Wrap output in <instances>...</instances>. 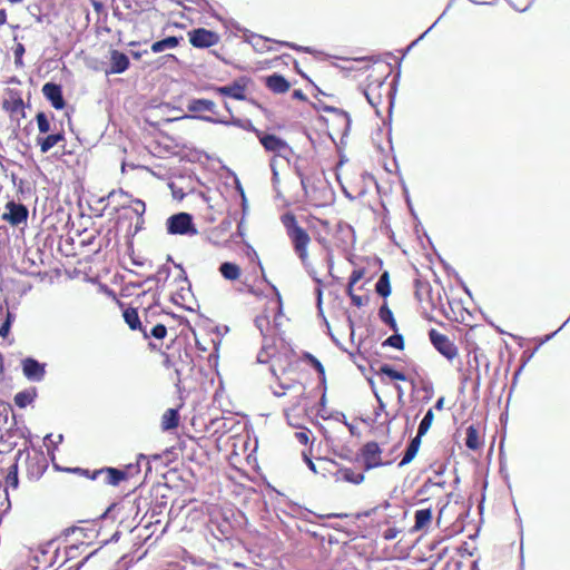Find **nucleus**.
Masks as SVG:
<instances>
[{
	"label": "nucleus",
	"instance_id": "1",
	"mask_svg": "<svg viewBox=\"0 0 570 570\" xmlns=\"http://www.w3.org/2000/svg\"><path fill=\"white\" fill-rule=\"evenodd\" d=\"M281 223L285 228L293 252L304 266H309L308 248L312 245V237L304 228L293 212H286L281 216Z\"/></svg>",
	"mask_w": 570,
	"mask_h": 570
},
{
	"label": "nucleus",
	"instance_id": "2",
	"mask_svg": "<svg viewBox=\"0 0 570 570\" xmlns=\"http://www.w3.org/2000/svg\"><path fill=\"white\" fill-rule=\"evenodd\" d=\"M252 308L258 313L255 316V325L265 335L271 328V318H276L281 313L282 303L276 295H263L252 292Z\"/></svg>",
	"mask_w": 570,
	"mask_h": 570
},
{
	"label": "nucleus",
	"instance_id": "3",
	"mask_svg": "<svg viewBox=\"0 0 570 570\" xmlns=\"http://www.w3.org/2000/svg\"><path fill=\"white\" fill-rule=\"evenodd\" d=\"M186 107L193 115H186L185 118H197L213 124H227V120L214 117L218 112L216 104L210 99L193 98L187 101Z\"/></svg>",
	"mask_w": 570,
	"mask_h": 570
},
{
	"label": "nucleus",
	"instance_id": "4",
	"mask_svg": "<svg viewBox=\"0 0 570 570\" xmlns=\"http://www.w3.org/2000/svg\"><path fill=\"white\" fill-rule=\"evenodd\" d=\"M166 229L170 235L195 236L198 234L193 216L184 212L169 216L166 220Z\"/></svg>",
	"mask_w": 570,
	"mask_h": 570
},
{
	"label": "nucleus",
	"instance_id": "5",
	"mask_svg": "<svg viewBox=\"0 0 570 570\" xmlns=\"http://www.w3.org/2000/svg\"><path fill=\"white\" fill-rule=\"evenodd\" d=\"M354 269L350 275L347 285L355 286L360 281L364 279L365 284L370 283L376 273V269L381 267L382 261L374 258H365L360 263H354Z\"/></svg>",
	"mask_w": 570,
	"mask_h": 570
},
{
	"label": "nucleus",
	"instance_id": "6",
	"mask_svg": "<svg viewBox=\"0 0 570 570\" xmlns=\"http://www.w3.org/2000/svg\"><path fill=\"white\" fill-rule=\"evenodd\" d=\"M429 338L434 348L449 361L454 360L459 352L454 342L435 328L429 331Z\"/></svg>",
	"mask_w": 570,
	"mask_h": 570
},
{
	"label": "nucleus",
	"instance_id": "7",
	"mask_svg": "<svg viewBox=\"0 0 570 570\" xmlns=\"http://www.w3.org/2000/svg\"><path fill=\"white\" fill-rule=\"evenodd\" d=\"M46 363L33 357H26L21 361V370L24 377L30 382H41L46 376Z\"/></svg>",
	"mask_w": 570,
	"mask_h": 570
},
{
	"label": "nucleus",
	"instance_id": "8",
	"mask_svg": "<svg viewBox=\"0 0 570 570\" xmlns=\"http://www.w3.org/2000/svg\"><path fill=\"white\" fill-rule=\"evenodd\" d=\"M189 41L195 48H209L215 46L219 41V37L216 32L205 29L197 28L189 32Z\"/></svg>",
	"mask_w": 570,
	"mask_h": 570
},
{
	"label": "nucleus",
	"instance_id": "9",
	"mask_svg": "<svg viewBox=\"0 0 570 570\" xmlns=\"http://www.w3.org/2000/svg\"><path fill=\"white\" fill-rule=\"evenodd\" d=\"M362 458L364 462L365 470H371L383 464L382 462V450L377 442L371 441L363 445Z\"/></svg>",
	"mask_w": 570,
	"mask_h": 570
},
{
	"label": "nucleus",
	"instance_id": "10",
	"mask_svg": "<svg viewBox=\"0 0 570 570\" xmlns=\"http://www.w3.org/2000/svg\"><path fill=\"white\" fill-rule=\"evenodd\" d=\"M2 218L12 226H18L27 220L28 208L23 204L9 202L6 205V212L3 213Z\"/></svg>",
	"mask_w": 570,
	"mask_h": 570
},
{
	"label": "nucleus",
	"instance_id": "11",
	"mask_svg": "<svg viewBox=\"0 0 570 570\" xmlns=\"http://www.w3.org/2000/svg\"><path fill=\"white\" fill-rule=\"evenodd\" d=\"M415 297L420 302L423 308L433 309L436 307L439 297L435 298L432 295V287L430 283L416 281L415 282Z\"/></svg>",
	"mask_w": 570,
	"mask_h": 570
},
{
	"label": "nucleus",
	"instance_id": "12",
	"mask_svg": "<svg viewBox=\"0 0 570 570\" xmlns=\"http://www.w3.org/2000/svg\"><path fill=\"white\" fill-rule=\"evenodd\" d=\"M252 130L255 131V134L258 137L262 146L267 151H273V153H276V154H281L282 151H284V150H286L288 148L287 144L284 140H282L279 137H277L276 135L266 134L264 131L254 129L253 127H252Z\"/></svg>",
	"mask_w": 570,
	"mask_h": 570
},
{
	"label": "nucleus",
	"instance_id": "13",
	"mask_svg": "<svg viewBox=\"0 0 570 570\" xmlns=\"http://www.w3.org/2000/svg\"><path fill=\"white\" fill-rule=\"evenodd\" d=\"M42 94L55 109H62L66 105L61 86L55 82H47L42 87Z\"/></svg>",
	"mask_w": 570,
	"mask_h": 570
},
{
	"label": "nucleus",
	"instance_id": "14",
	"mask_svg": "<svg viewBox=\"0 0 570 570\" xmlns=\"http://www.w3.org/2000/svg\"><path fill=\"white\" fill-rule=\"evenodd\" d=\"M100 475H104L105 483L110 485H118L121 481L128 479V473L117 468H102L100 470H96L92 473L91 479L96 480Z\"/></svg>",
	"mask_w": 570,
	"mask_h": 570
},
{
	"label": "nucleus",
	"instance_id": "15",
	"mask_svg": "<svg viewBox=\"0 0 570 570\" xmlns=\"http://www.w3.org/2000/svg\"><path fill=\"white\" fill-rule=\"evenodd\" d=\"M263 81L266 88L276 95L285 94L292 87L291 82L285 79L284 76L276 72L264 77Z\"/></svg>",
	"mask_w": 570,
	"mask_h": 570
},
{
	"label": "nucleus",
	"instance_id": "16",
	"mask_svg": "<svg viewBox=\"0 0 570 570\" xmlns=\"http://www.w3.org/2000/svg\"><path fill=\"white\" fill-rule=\"evenodd\" d=\"M384 86L383 80L370 81L364 90L365 97L371 106L377 108L383 102L381 88Z\"/></svg>",
	"mask_w": 570,
	"mask_h": 570
},
{
	"label": "nucleus",
	"instance_id": "17",
	"mask_svg": "<svg viewBox=\"0 0 570 570\" xmlns=\"http://www.w3.org/2000/svg\"><path fill=\"white\" fill-rule=\"evenodd\" d=\"M129 58L126 53L112 50L110 53V70L107 73H122L129 67Z\"/></svg>",
	"mask_w": 570,
	"mask_h": 570
},
{
	"label": "nucleus",
	"instance_id": "18",
	"mask_svg": "<svg viewBox=\"0 0 570 570\" xmlns=\"http://www.w3.org/2000/svg\"><path fill=\"white\" fill-rule=\"evenodd\" d=\"M3 107L10 112L12 119L19 120L24 117V104L20 96L12 95L3 101Z\"/></svg>",
	"mask_w": 570,
	"mask_h": 570
},
{
	"label": "nucleus",
	"instance_id": "19",
	"mask_svg": "<svg viewBox=\"0 0 570 570\" xmlns=\"http://www.w3.org/2000/svg\"><path fill=\"white\" fill-rule=\"evenodd\" d=\"M432 523V509L424 508L415 511L413 532L426 530Z\"/></svg>",
	"mask_w": 570,
	"mask_h": 570
},
{
	"label": "nucleus",
	"instance_id": "20",
	"mask_svg": "<svg viewBox=\"0 0 570 570\" xmlns=\"http://www.w3.org/2000/svg\"><path fill=\"white\" fill-rule=\"evenodd\" d=\"M215 91L220 96H227L237 100H244L245 96V87L242 86L238 81H234L233 83L217 87Z\"/></svg>",
	"mask_w": 570,
	"mask_h": 570
},
{
	"label": "nucleus",
	"instance_id": "21",
	"mask_svg": "<svg viewBox=\"0 0 570 570\" xmlns=\"http://www.w3.org/2000/svg\"><path fill=\"white\" fill-rule=\"evenodd\" d=\"M336 480H341L344 482H348L352 484H361L365 480V475L363 472H356L351 468H340L335 473Z\"/></svg>",
	"mask_w": 570,
	"mask_h": 570
},
{
	"label": "nucleus",
	"instance_id": "22",
	"mask_svg": "<svg viewBox=\"0 0 570 570\" xmlns=\"http://www.w3.org/2000/svg\"><path fill=\"white\" fill-rule=\"evenodd\" d=\"M37 396H38L37 387L30 386L28 389H24V390L18 392L13 397V402L18 407L24 409L28 405L32 404L35 402V400L37 399Z\"/></svg>",
	"mask_w": 570,
	"mask_h": 570
},
{
	"label": "nucleus",
	"instance_id": "23",
	"mask_svg": "<svg viewBox=\"0 0 570 570\" xmlns=\"http://www.w3.org/2000/svg\"><path fill=\"white\" fill-rule=\"evenodd\" d=\"M48 464L46 459L39 454L35 458H30L28 462V474L36 480L40 479L45 471L47 470Z\"/></svg>",
	"mask_w": 570,
	"mask_h": 570
},
{
	"label": "nucleus",
	"instance_id": "24",
	"mask_svg": "<svg viewBox=\"0 0 570 570\" xmlns=\"http://www.w3.org/2000/svg\"><path fill=\"white\" fill-rule=\"evenodd\" d=\"M65 139L63 132L56 131L45 137H37V145L40 147L41 153H48L58 142Z\"/></svg>",
	"mask_w": 570,
	"mask_h": 570
},
{
	"label": "nucleus",
	"instance_id": "25",
	"mask_svg": "<svg viewBox=\"0 0 570 570\" xmlns=\"http://www.w3.org/2000/svg\"><path fill=\"white\" fill-rule=\"evenodd\" d=\"M421 440H422V438H419V434L416 433V435L409 443V445L404 452V455L399 464L400 466H404L414 460V458L416 456V454L420 450Z\"/></svg>",
	"mask_w": 570,
	"mask_h": 570
},
{
	"label": "nucleus",
	"instance_id": "26",
	"mask_svg": "<svg viewBox=\"0 0 570 570\" xmlns=\"http://www.w3.org/2000/svg\"><path fill=\"white\" fill-rule=\"evenodd\" d=\"M465 445L472 451H478L482 448L483 441L480 436L479 430L474 425L466 428Z\"/></svg>",
	"mask_w": 570,
	"mask_h": 570
},
{
	"label": "nucleus",
	"instance_id": "27",
	"mask_svg": "<svg viewBox=\"0 0 570 570\" xmlns=\"http://www.w3.org/2000/svg\"><path fill=\"white\" fill-rule=\"evenodd\" d=\"M219 273L227 281H238L242 276L239 266L232 262L222 263L219 266Z\"/></svg>",
	"mask_w": 570,
	"mask_h": 570
},
{
	"label": "nucleus",
	"instance_id": "28",
	"mask_svg": "<svg viewBox=\"0 0 570 570\" xmlns=\"http://www.w3.org/2000/svg\"><path fill=\"white\" fill-rule=\"evenodd\" d=\"M181 38H178V37H175V36H169V37H166V38H164L161 40L155 41L151 45V51L155 52V53H159V52H163L165 50L174 49V48H176L179 45V40Z\"/></svg>",
	"mask_w": 570,
	"mask_h": 570
},
{
	"label": "nucleus",
	"instance_id": "29",
	"mask_svg": "<svg viewBox=\"0 0 570 570\" xmlns=\"http://www.w3.org/2000/svg\"><path fill=\"white\" fill-rule=\"evenodd\" d=\"M237 184V189L239 190L240 195H242V200H243V217L240 219V222L238 223V226H237V235L242 238L243 243L249 247V245L247 244L246 239H245V236H246V223H245V215H246V212H247V199H246V196H245V191L244 189L242 188L240 184L238 181H236Z\"/></svg>",
	"mask_w": 570,
	"mask_h": 570
},
{
	"label": "nucleus",
	"instance_id": "30",
	"mask_svg": "<svg viewBox=\"0 0 570 570\" xmlns=\"http://www.w3.org/2000/svg\"><path fill=\"white\" fill-rule=\"evenodd\" d=\"M379 317L381 322L387 325L393 332L399 331L397 323L394 318L393 312L391 311L386 302L379 308Z\"/></svg>",
	"mask_w": 570,
	"mask_h": 570
},
{
	"label": "nucleus",
	"instance_id": "31",
	"mask_svg": "<svg viewBox=\"0 0 570 570\" xmlns=\"http://www.w3.org/2000/svg\"><path fill=\"white\" fill-rule=\"evenodd\" d=\"M22 455V451H18L16 461L19 460V458ZM19 485V478H18V463H12L9 469L6 476V487L11 488L13 490H17Z\"/></svg>",
	"mask_w": 570,
	"mask_h": 570
},
{
	"label": "nucleus",
	"instance_id": "32",
	"mask_svg": "<svg viewBox=\"0 0 570 570\" xmlns=\"http://www.w3.org/2000/svg\"><path fill=\"white\" fill-rule=\"evenodd\" d=\"M179 424V413L176 409H168L161 420V428L165 431L176 429Z\"/></svg>",
	"mask_w": 570,
	"mask_h": 570
},
{
	"label": "nucleus",
	"instance_id": "33",
	"mask_svg": "<svg viewBox=\"0 0 570 570\" xmlns=\"http://www.w3.org/2000/svg\"><path fill=\"white\" fill-rule=\"evenodd\" d=\"M375 291L380 296H382L384 298H386L387 296L391 295L392 289H391V282H390V273L387 271H384L381 274V276L375 285Z\"/></svg>",
	"mask_w": 570,
	"mask_h": 570
},
{
	"label": "nucleus",
	"instance_id": "34",
	"mask_svg": "<svg viewBox=\"0 0 570 570\" xmlns=\"http://www.w3.org/2000/svg\"><path fill=\"white\" fill-rule=\"evenodd\" d=\"M377 374L385 375L392 381L405 382L407 380V376L405 375V373L393 368L390 364H382L377 371Z\"/></svg>",
	"mask_w": 570,
	"mask_h": 570
},
{
	"label": "nucleus",
	"instance_id": "35",
	"mask_svg": "<svg viewBox=\"0 0 570 570\" xmlns=\"http://www.w3.org/2000/svg\"><path fill=\"white\" fill-rule=\"evenodd\" d=\"M122 316L130 330H141V322L138 312L135 308L125 309Z\"/></svg>",
	"mask_w": 570,
	"mask_h": 570
},
{
	"label": "nucleus",
	"instance_id": "36",
	"mask_svg": "<svg viewBox=\"0 0 570 570\" xmlns=\"http://www.w3.org/2000/svg\"><path fill=\"white\" fill-rule=\"evenodd\" d=\"M272 167L274 166L272 165ZM273 183L275 190L277 193V197L282 198L286 203L293 202V196L289 195L288 190L282 186L281 180L278 178V173L275 170V168H273Z\"/></svg>",
	"mask_w": 570,
	"mask_h": 570
},
{
	"label": "nucleus",
	"instance_id": "37",
	"mask_svg": "<svg viewBox=\"0 0 570 570\" xmlns=\"http://www.w3.org/2000/svg\"><path fill=\"white\" fill-rule=\"evenodd\" d=\"M433 420H434L433 410L430 409L426 412V414L424 415V417L422 419V421L420 422V425L417 429L419 438H422L423 435H425L428 433V431L430 430V428L433 423Z\"/></svg>",
	"mask_w": 570,
	"mask_h": 570
},
{
	"label": "nucleus",
	"instance_id": "38",
	"mask_svg": "<svg viewBox=\"0 0 570 570\" xmlns=\"http://www.w3.org/2000/svg\"><path fill=\"white\" fill-rule=\"evenodd\" d=\"M345 183H342V188L345 195L350 198H356L364 194V186H353L347 178H345Z\"/></svg>",
	"mask_w": 570,
	"mask_h": 570
},
{
	"label": "nucleus",
	"instance_id": "39",
	"mask_svg": "<svg viewBox=\"0 0 570 570\" xmlns=\"http://www.w3.org/2000/svg\"><path fill=\"white\" fill-rule=\"evenodd\" d=\"M346 294L350 296L351 302L356 307H362L368 302L367 296H361L354 293V286H346Z\"/></svg>",
	"mask_w": 570,
	"mask_h": 570
},
{
	"label": "nucleus",
	"instance_id": "40",
	"mask_svg": "<svg viewBox=\"0 0 570 570\" xmlns=\"http://www.w3.org/2000/svg\"><path fill=\"white\" fill-rule=\"evenodd\" d=\"M383 346H391V347H394L397 350H403L404 348V337H403V335L399 334L397 332H394L393 335H391L383 342Z\"/></svg>",
	"mask_w": 570,
	"mask_h": 570
},
{
	"label": "nucleus",
	"instance_id": "41",
	"mask_svg": "<svg viewBox=\"0 0 570 570\" xmlns=\"http://www.w3.org/2000/svg\"><path fill=\"white\" fill-rule=\"evenodd\" d=\"M36 121L40 134H48L51 130L50 121L45 112H38Z\"/></svg>",
	"mask_w": 570,
	"mask_h": 570
},
{
	"label": "nucleus",
	"instance_id": "42",
	"mask_svg": "<svg viewBox=\"0 0 570 570\" xmlns=\"http://www.w3.org/2000/svg\"><path fill=\"white\" fill-rule=\"evenodd\" d=\"M311 431L308 429H301L294 433V436L298 443L302 445H307L309 443Z\"/></svg>",
	"mask_w": 570,
	"mask_h": 570
},
{
	"label": "nucleus",
	"instance_id": "43",
	"mask_svg": "<svg viewBox=\"0 0 570 570\" xmlns=\"http://www.w3.org/2000/svg\"><path fill=\"white\" fill-rule=\"evenodd\" d=\"M166 334L167 328L164 324H157L150 331V335L157 340H163L166 336Z\"/></svg>",
	"mask_w": 570,
	"mask_h": 570
},
{
	"label": "nucleus",
	"instance_id": "44",
	"mask_svg": "<svg viewBox=\"0 0 570 570\" xmlns=\"http://www.w3.org/2000/svg\"><path fill=\"white\" fill-rule=\"evenodd\" d=\"M237 283L234 285V289L238 293H245L248 288H249V277L248 276H244V277H239L238 281H236Z\"/></svg>",
	"mask_w": 570,
	"mask_h": 570
},
{
	"label": "nucleus",
	"instance_id": "45",
	"mask_svg": "<svg viewBox=\"0 0 570 570\" xmlns=\"http://www.w3.org/2000/svg\"><path fill=\"white\" fill-rule=\"evenodd\" d=\"M169 276V267H167L166 265H163L156 275L154 276H150L147 278V281H157L159 282L163 277L166 279L167 277Z\"/></svg>",
	"mask_w": 570,
	"mask_h": 570
},
{
	"label": "nucleus",
	"instance_id": "46",
	"mask_svg": "<svg viewBox=\"0 0 570 570\" xmlns=\"http://www.w3.org/2000/svg\"><path fill=\"white\" fill-rule=\"evenodd\" d=\"M271 351H274V347H264L258 354H257V363L265 364L268 362L271 357Z\"/></svg>",
	"mask_w": 570,
	"mask_h": 570
},
{
	"label": "nucleus",
	"instance_id": "47",
	"mask_svg": "<svg viewBox=\"0 0 570 570\" xmlns=\"http://www.w3.org/2000/svg\"><path fill=\"white\" fill-rule=\"evenodd\" d=\"M26 49H24V46L22 43H18L14 48V63L17 66H22V56L24 53Z\"/></svg>",
	"mask_w": 570,
	"mask_h": 570
},
{
	"label": "nucleus",
	"instance_id": "48",
	"mask_svg": "<svg viewBox=\"0 0 570 570\" xmlns=\"http://www.w3.org/2000/svg\"><path fill=\"white\" fill-rule=\"evenodd\" d=\"M306 358L309 361L311 365L322 375H324L325 370L322 363L312 354H306Z\"/></svg>",
	"mask_w": 570,
	"mask_h": 570
},
{
	"label": "nucleus",
	"instance_id": "49",
	"mask_svg": "<svg viewBox=\"0 0 570 570\" xmlns=\"http://www.w3.org/2000/svg\"><path fill=\"white\" fill-rule=\"evenodd\" d=\"M145 459H146V456H145L144 454H140V455L138 456V461H140V460H145ZM139 470H140V468H139V462H137L136 464H129V465H127V468H126V470H125V471L128 473V478H129V476L134 475V473H138V472H139Z\"/></svg>",
	"mask_w": 570,
	"mask_h": 570
},
{
	"label": "nucleus",
	"instance_id": "50",
	"mask_svg": "<svg viewBox=\"0 0 570 570\" xmlns=\"http://www.w3.org/2000/svg\"><path fill=\"white\" fill-rule=\"evenodd\" d=\"M399 533H400L399 529H396V528H389V529H386L383 532L382 537H383L384 540L391 541V540L395 539Z\"/></svg>",
	"mask_w": 570,
	"mask_h": 570
},
{
	"label": "nucleus",
	"instance_id": "51",
	"mask_svg": "<svg viewBox=\"0 0 570 570\" xmlns=\"http://www.w3.org/2000/svg\"><path fill=\"white\" fill-rule=\"evenodd\" d=\"M145 210H146V205L142 200H140V199L134 200L135 214H137L139 217H141L144 215Z\"/></svg>",
	"mask_w": 570,
	"mask_h": 570
},
{
	"label": "nucleus",
	"instance_id": "52",
	"mask_svg": "<svg viewBox=\"0 0 570 570\" xmlns=\"http://www.w3.org/2000/svg\"><path fill=\"white\" fill-rule=\"evenodd\" d=\"M311 453H312V450L309 449V451H303V452H302V455H303V459H304V461L306 462L307 466H308L313 472H316L315 464H314V462H313V461H312V459H311Z\"/></svg>",
	"mask_w": 570,
	"mask_h": 570
},
{
	"label": "nucleus",
	"instance_id": "53",
	"mask_svg": "<svg viewBox=\"0 0 570 570\" xmlns=\"http://www.w3.org/2000/svg\"><path fill=\"white\" fill-rule=\"evenodd\" d=\"M226 125H234V126L240 127L245 130H249V121H243L242 119H238V118H233V120L227 121Z\"/></svg>",
	"mask_w": 570,
	"mask_h": 570
},
{
	"label": "nucleus",
	"instance_id": "54",
	"mask_svg": "<svg viewBox=\"0 0 570 570\" xmlns=\"http://www.w3.org/2000/svg\"><path fill=\"white\" fill-rule=\"evenodd\" d=\"M292 98L299 101H307V96L301 89H295L292 94Z\"/></svg>",
	"mask_w": 570,
	"mask_h": 570
},
{
	"label": "nucleus",
	"instance_id": "55",
	"mask_svg": "<svg viewBox=\"0 0 570 570\" xmlns=\"http://www.w3.org/2000/svg\"><path fill=\"white\" fill-rule=\"evenodd\" d=\"M10 327L9 322H3L0 326V336L7 337L10 332Z\"/></svg>",
	"mask_w": 570,
	"mask_h": 570
},
{
	"label": "nucleus",
	"instance_id": "56",
	"mask_svg": "<svg viewBox=\"0 0 570 570\" xmlns=\"http://www.w3.org/2000/svg\"><path fill=\"white\" fill-rule=\"evenodd\" d=\"M78 551V546L71 544L67 548L66 554L68 559H71L76 556V552Z\"/></svg>",
	"mask_w": 570,
	"mask_h": 570
},
{
	"label": "nucleus",
	"instance_id": "57",
	"mask_svg": "<svg viewBox=\"0 0 570 570\" xmlns=\"http://www.w3.org/2000/svg\"><path fill=\"white\" fill-rule=\"evenodd\" d=\"M444 402H445V397H444V396H440V397L438 399V401L435 402V404H434V409H435L436 411H442V410H443V407H444Z\"/></svg>",
	"mask_w": 570,
	"mask_h": 570
},
{
	"label": "nucleus",
	"instance_id": "58",
	"mask_svg": "<svg viewBox=\"0 0 570 570\" xmlns=\"http://www.w3.org/2000/svg\"><path fill=\"white\" fill-rule=\"evenodd\" d=\"M337 118L342 124H345V127L350 124V118L345 112L337 114Z\"/></svg>",
	"mask_w": 570,
	"mask_h": 570
},
{
	"label": "nucleus",
	"instance_id": "59",
	"mask_svg": "<svg viewBox=\"0 0 570 570\" xmlns=\"http://www.w3.org/2000/svg\"><path fill=\"white\" fill-rule=\"evenodd\" d=\"M91 4L94 7V10L98 13L104 9V4L100 1L92 0Z\"/></svg>",
	"mask_w": 570,
	"mask_h": 570
},
{
	"label": "nucleus",
	"instance_id": "60",
	"mask_svg": "<svg viewBox=\"0 0 570 570\" xmlns=\"http://www.w3.org/2000/svg\"><path fill=\"white\" fill-rule=\"evenodd\" d=\"M7 22V12L4 9H0V27Z\"/></svg>",
	"mask_w": 570,
	"mask_h": 570
},
{
	"label": "nucleus",
	"instance_id": "61",
	"mask_svg": "<svg viewBox=\"0 0 570 570\" xmlns=\"http://www.w3.org/2000/svg\"><path fill=\"white\" fill-rule=\"evenodd\" d=\"M430 484H431V485L443 487V485L445 484V482H444V481H442V482H432V480H428V481L425 482L424 487H429Z\"/></svg>",
	"mask_w": 570,
	"mask_h": 570
},
{
	"label": "nucleus",
	"instance_id": "62",
	"mask_svg": "<svg viewBox=\"0 0 570 570\" xmlns=\"http://www.w3.org/2000/svg\"><path fill=\"white\" fill-rule=\"evenodd\" d=\"M62 441H63V435H62V434H59V435L57 436V441H55V442H53V441H51L53 449H56L57 444L61 443Z\"/></svg>",
	"mask_w": 570,
	"mask_h": 570
},
{
	"label": "nucleus",
	"instance_id": "63",
	"mask_svg": "<svg viewBox=\"0 0 570 570\" xmlns=\"http://www.w3.org/2000/svg\"><path fill=\"white\" fill-rule=\"evenodd\" d=\"M81 532L82 529H79V528H69L66 530V534L69 535L70 533H76V532Z\"/></svg>",
	"mask_w": 570,
	"mask_h": 570
},
{
	"label": "nucleus",
	"instance_id": "64",
	"mask_svg": "<svg viewBox=\"0 0 570 570\" xmlns=\"http://www.w3.org/2000/svg\"><path fill=\"white\" fill-rule=\"evenodd\" d=\"M316 293H317V304H318V306H320V305L322 304V288H321V287H318V288L316 289Z\"/></svg>",
	"mask_w": 570,
	"mask_h": 570
}]
</instances>
